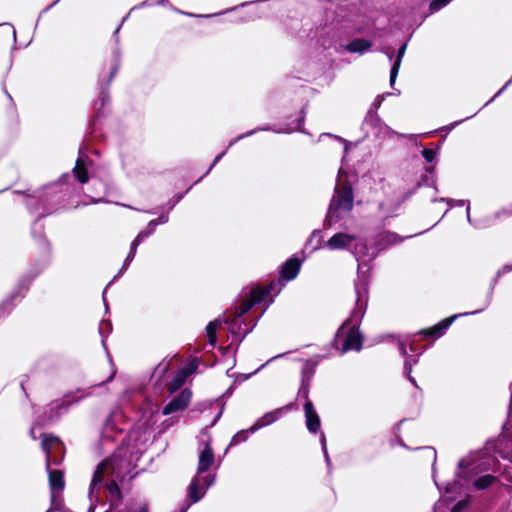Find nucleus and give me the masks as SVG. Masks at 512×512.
Returning a JSON list of instances; mask_svg holds the SVG:
<instances>
[{
    "label": "nucleus",
    "instance_id": "f257e3e1",
    "mask_svg": "<svg viewBox=\"0 0 512 512\" xmlns=\"http://www.w3.org/2000/svg\"><path fill=\"white\" fill-rule=\"evenodd\" d=\"M353 201L354 194L352 184L348 180L337 184L334 195L330 201L325 224L332 226L342 219L344 213H348L353 209Z\"/></svg>",
    "mask_w": 512,
    "mask_h": 512
},
{
    "label": "nucleus",
    "instance_id": "f03ea898",
    "mask_svg": "<svg viewBox=\"0 0 512 512\" xmlns=\"http://www.w3.org/2000/svg\"><path fill=\"white\" fill-rule=\"evenodd\" d=\"M364 337L359 330V325L353 323L352 318H347L338 328L332 341L333 347L340 350L341 354L348 351H360L363 347Z\"/></svg>",
    "mask_w": 512,
    "mask_h": 512
},
{
    "label": "nucleus",
    "instance_id": "7ed1b4c3",
    "mask_svg": "<svg viewBox=\"0 0 512 512\" xmlns=\"http://www.w3.org/2000/svg\"><path fill=\"white\" fill-rule=\"evenodd\" d=\"M48 472V482L51 491V508L46 512L59 510L61 503L57 500L58 494L65 488L64 472L61 470L46 468Z\"/></svg>",
    "mask_w": 512,
    "mask_h": 512
},
{
    "label": "nucleus",
    "instance_id": "20e7f679",
    "mask_svg": "<svg viewBox=\"0 0 512 512\" xmlns=\"http://www.w3.org/2000/svg\"><path fill=\"white\" fill-rule=\"evenodd\" d=\"M280 292V280H272L267 285H258L253 287L248 294V298L254 305L260 304L266 298H269V302L272 303L274 301V297H276Z\"/></svg>",
    "mask_w": 512,
    "mask_h": 512
},
{
    "label": "nucleus",
    "instance_id": "39448f33",
    "mask_svg": "<svg viewBox=\"0 0 512 512\" xmlns=\"http://www.w3.org/2000/svg\"><path fill=\"white\" fill-rule=\"evenodd\" d=\"M215 476L208 474L205 476L198 475L192 479L188 486V497L196 503L200 501L206 493V490L214 483Z\"/></svg>",
    "mask_w": 512,
    "mask_h": 512
},
{
    "label": "nucleus",
    "instance_id": "423d86ee",
    "mask_svg": "<svg viewBox=\"0 0 512 512\" xmlns=\"http://www.w3.org/2000/svg\"><path fill=\"white\" fill-rule=\"evenodd\" d=\"M302 260L296 256L287 259L280 267L279 277L275 280H280L281 289L285 286L286 282L294 280L301 269Z\"/></svg>",
    "mask_w": 512,
    "mask_h": 512
},
{
    "label": "nucleus",
    "instance_id": "0eeeda50",
    "mask_svg": "<svg viewBox=\"0 0 512 512\" xmlns=\"http://www.w3.org/2000/svg\"><path fill=\"white\" fill-rule=\"evenodd\" d=\"M192 398V391L189 388H184L180 393L172 398L163 408V415H170L175 412L184 411L190 404Z\"/></svg>",
    "mask_w": 512,
    "mask_h": 512
},
{
    "label": "nucleus",
    "instance_id": "6e6552de",
    "mask_svg": "<svg viewBox=\"0 0 512 512\" xmlns=\"http://www.w3.org/2000/svg\"><path fill=\"white\" fill-rule=\"evenodd\" d=\"M41 439H42L41 448L46 456L45 465H46V468H49V466H51V462H52L53 450L55 449L56 451L57 450L63 451L65 449V447H64L62 440L56 435L42 433Z\"/></svg>",
    "mask_w": 512,
    "mask_h": 512
},
{
    "label": "nucleus",
    "instance_id": "1a4fd4ad",
    "mask_svg": "<svg viewBox=\"0 0 512 512\" xmlns=\"http://www.w3.org/2000/svg\"><path fill=\"white\" fill-rule=\"evenodd\" d=\"M458 317H459V315H457V314L447 317L432 327L422 329L419 332V334L422 335L424 338L438 339L446 333L447 329L452 325V323Z\"/></svg>",
    "mask_w": 512,
    "mask_h": 512
},
{
    "label": "nucleus",
    "instance_id": "9d476101",
    "mask_svg": "<svg viewBox=\"0 0 512 512\" xmlns=\"http://www.w3.org/2000/svg\"><path fill=\"white\" fill-rule=\"evenodd\" d=\"M292 408V403L285 405L283 407L277 408L274 411L265 413L261 418H259L254 425L251 427V431L255 432L260 428H263L267 425H270L277 421L284 411H289Z\"/></svg>",
    "mask_w": 512,
    "mask_h": 512
},
{
    "label": "nucleus",
    "instance_id": "9b49d317",
    "mask_svg": "<svg viewBox=\"0 0 512 512\" xmlns=\"http://www.w3.org/2000/svg\"><path fill=\"white\" fill-rule=\"evenodd\" d=\"M304 412L306 419V427L309 432L317 433L321 427L320 417L314 409L313 403L311 400H308L304 404Z\"/></svg>",
    "mask_w": 512,
    "mask_h": 512
},
{
    "label": "nucleus",
    "instance_id": "f8f14e48",
    "mask_svg": "<svg viewBox=\"0 0 512 512\" xmlns=\"http://www.w3.org/2000/svg\"><path fill=\"white\" fill-rule=\"evenodd\" d=\"M214 461V452L210 444L207 442L205 443V447L199 455L197 474L201 475L202 473L207 471L214 464Z\"/></svg>",
    "mask_w": 512,
    "mask_h": 512
},
{
    "label": "nucleus",
    "instance_id": "ddd939ff",
    "mask_svg": "<svg viewBox=\"0 0 512 512\" xmlns=\"http://www.w3.org/2000/svg\"><path fill=\"white\" fill-rule=\"evenodd\" d=\"M355 240L354 235L339 232L334 234L328 241L327 246L332 250L345 249Z\"/></svg>",
    "mask_w": 512,
    "mask_h": 512
},
{
    "label": "nucleus",
    "instance_id": "4468645a",
    "mask_svg": "<svg viewBox=\"0 0 512 512\" xmlns=\"http://www.w3.org/2000/svg\"><path fill=\"white\" fill-rule=\"evenodd\" d=\"M315 373V368L310 365L309 363H306L305 366L302 368V379H301V386L299 388V394L302 395L306 401L309 399V391H310V384L312 381V378Z\"/></svg>",
    "mask_w": 512,
    "mask_h": 512
},
{
    "label": "nucleus",
    "instance_id": "2eb2a0df",
    "mask_svg": "<svg viewBox=\"0 0 512 512\" xmlns=\"http://www.w3.org/2000/svg\"><path fill=\"white\" fill-rule=\"evenodd\" d=\"M373 46V43L370 40L363 39V38H356L350 41L346 46L345 49L350 53H359L363 54L367 51H369Z\"/></svg>",
    "mask_w": 512,
    "mask_h": 512
},
{
    "label": "nucleus",
    "instance_id": "dca6fc26",
    "mask_svg": "<svg viewBox=\"0 0 512 512\" xmlns=\"http://www.w3.org/2000/svg\"><path fill=\"white\" fill-rule=\"evenodd\" d=\"M29 290V284L24 282L19 283L16 289L4 300L3 305L14 306L17 300H21L25 297Z\"/></svg>",
    "mask_w": 512,
    "mask_h": 512
},
{
    "label": "nucleus",
    "instance_id": "f3484780",
    "mask_svg": "<svg viewBox=\"0 0 512 512\" xmlns=\"http://www.w3.org/2000/svg\"><path fill=\"white\" fill-rule=\"evenodd\" d=\"M254 306L253 302L247 297L242 300L241 304L236 308L235 314L231 317H228L227 323L235 326L237 324V320L246 314L252 307Z\"/></svg>",
    "mask_w": 512,
    "mask_h": 512
},
{
    "label": "nucleus",
    "instance_id": "a211bd4d",
    "mask_svg": "<svg viewBox=\"0 0 512 512\" xmlns=\"http://www.w3.org/2000/svg\"><path fill=\"white\" fill-rule=\"evenodd\" d=\"M406 48H407V43H403L398 49L396 59L392 65L391 71H390V85L391 86H393L396 81Z\"/></svg>",
    "mask_w": 512,
    "mask_h": 512
},
{
    "label": "nucleus",
    "instance_id": "6ab92c4d",
    "mask_svg": "<svg viewBox=\"0 0 512 512\" xmlns=\"http://www.w3.org/2000/svg\"><path fill=\"white\" fill-rule=\"evenodd\" d=\"M73 174L75 178L81 184H85L89 180V174L85 162L82 158H77L75 166L73 168Z\"/></svg>",
    "mask_w": 512,
    "mask_h": 512
},
{
    "label": "nucleus",
    "instance_id": "aec40b11",
    "mask_svg": "<svg viewBox=\"0 0 512 512\" xmlns=\"http://www.w3.org/2000/svg\"><path fill=\"white\" fill-rule=\"evenodd\" d=\"M185 378L179 370L175 373L174 377L166 384L167 391L169 394H174L178 391L186 382Z\"/></svg>",
    "mask_w": 512,
    "mask_h": 512
},
{
    "label": "nucleus",
    "instance_id": "412c9836",
    "mask_svg": "<svg viewBox=\"0 0 512 512\" xmlns=\"http://www.w3.org/2000/svg\"><path fill=\"white\" fill-rule=\"evenodd\" d=\"M497 481H498L497 477H495L491 474H486V475L480 476L477 479H475L473 481V486L477 490H484V489H487L490 486H492Z\"/></svg>",
    "mask_w": 512,
    "mask_h": 512
},
{
    "label": "nucleus",
    "instance_id": "4be33fe9",
    "mask_svg": "<svg viewBox=\"0 0 512 512\" xmlns=\"http://www.w3.org/2000/svg\"><path fill=\"white\" fill-rule=\"evenodd\" d=\"M106 469H107V462L106 461H102V462H100L97 465V467H96V469H95V471L93 473V477H92L91 483H90V488L91 489L93 487L99 485L103 481Z\"/></svg>",
    "mask_w": 512,
    "mask_h": 512
},
{
    "label": "nucleus",
    "instance_id": "5701e85b",
    "mask_svg": "<svg viewBox=\"0 0 512 512\" xmlns=\"http://www.w3.org/2000/svg\"><path fill=\"white\" fill-rule=\"evenodd\" d=\"M105 487L108 493L111 495V497L116 499V505L122 501V492L116 481L111 480L109 483L106 484ZM114 506L115 504L111 501L110 508H113Z\"/></svg>",
    "mask_w": 512,
    "mask_h": 512
},
{
    "label": "nucleus",
    "instance_id": "b1692460",
    "mask_svg": "<svg viewBox=\"0 0 512 512\" xmlns=\"http://www.w3.org/2000/svg\"><path fill=\"white\" fill-rule=\"evenodd\" d=\"M220 327V323L217 320L211 321L206 326V334L208 338V343L211 346H215L217 342V329Z\"/></svg>",
    "mask_w": 512,
    "mask_h": 512
},
{
    "label": "nucleus",
    "instance_id": "393cba45",
    "mask_svg": "<svg viewBox=\"0 0 512 512\" xmlns=\"http://www.w3.org/2000/svg\"><path fill=\"white\" fill-rule=\"evenodd\" d=\"M119 68H120V53H119V51L116 50L113 52L112 66H111V70H110V73L108 76V83H110L114 79V77L116 76V74L119 71Z\"/></svg>",
    "mask_w": 512,
    "mask_h": 512
},
{
    "label": "nucleus",
    "instance_id": "a878e982",
    "mask_svg": "<svg viewBox=\"0 0 512 512\" xmlns=\"http://www.w3.org/2000/svg\"><path fill=\"white\" fill-rule=\"evenodd\" d=\"M249 433H253L251 431V428L250 429H247V430H241L239 432H237L231 439L230 443H229V446H235V445H238L242 442H245L248 437H249Z\"/></svg>",
    "mask_w": 512,
    "mask_h": 512
},
{
    "label": "nucleus",
    "instance_id": "bb28decb",
    "mask_svg": "<svg viewBox=\"0 0 512 512\" xmlns=\"http://www.w3.org/2000/svg\"><path fill=\"white\" fill-rule=\"evenodd\" d=\"M138 246H139L138 241H132L130 251L124 261L122 269H126L130 265V263L133 261Z\"/></svg>",
    "mask_w": 512,
    "mask_h": 512
},
{
    "label": "nucleus",
    "instance_id": "cd10ccee",
    "mask_svg": "<svg viewBox=\"0 0 512 512\" xmlns=\"http://www.w3.org/2000/svg\"><path fill=\"white\" fill-rule=\"evenodd\" d=\"M138 246H139L138 241H132L130 251L124 261L122 269H126L130 265V263L133 261Z\"/></svg>",
    "mask_w": 512,
    "mask_h": 512
},
{
    "label": "nucleus",
    "instance_id": "c85d7f7f",
    "mask_svg": "<svg viewBox=\"0 0 512 512\" xmlns=\"http://www.w3.org/2000/svg\"><path fill=\"white\" fill-rule=\"evenodd\" d=\"M198 367L197 362L194 360L188 364H186L184 367L180 368V373L185 377L188 378L191 374H193Z\"/></svg>",
    "mask_w": 512,
    "mask_h": 512
},
{
    "label": "nucleus",
    "instance_id": "c756f323",
    "mask_svg": "<svg viewBox=\"0 0 512 512\" xmlns=\"http://www.w3.org/2000/svg\"><path fill=\"white\" fill-rule=\"evenodd\" d=\"M452 0H432L429 5V11L431 13L439 11L446 5H448Z\"/></svg>",
    "mask_w": 512,
    "mask_h": 512
},
{
    "label": "nucleus",
    "instance_id": "7c9ffc66",
    "mask_svg": "<svg viewBox=\"0 0 512 512\" xmlns=\"http://www.w3.org/2000/svg\"><path fill=\"white\" fill-rule=\"evenodd\" d=\"M421 154L427 162H432L436 158V152L433 149L424 148Z\"/></svg>",
    "mask_w": 512,
    "mask_h": 512
},
{
    "label": "nucleus",
    "instance_id": "2f4dec72",
    "mask_svg": "<svg viewBox=\"0 0 512 512\" xmlns=\"http://www.w3.org/2000/svg\"><path fill=\"white\" fill-rule=\"evenodd\" d=\"M64 450L63 451H59V450H55V453H52V462L51 464H54V465H60L63 461V458H64Z\"/></svg>",
    "mask_w": 512,
    "mask_h": 512
},
{
    "label": "nucleus",
    "instance_id": "473e14b6",
    "mask_svg": "<svg viewBox=\"0 0 512 512\" xmlns=\"http://www.w3.org/2000/svg\"><path fill=\"white\" fill-rule=\"evenodd\" d=\"M151 230L144 229L138 233L136 238L133 241H138V244L140 245L141 241L151 235Z\"/></svg>",
    "mask_w": 512,
    "mask_h": 512
},
{
    "label": "nucleus",
    "instance_id": "72a5a7b5",
    "mask_svg": "<svg viewBox=\"0 0 512 512\" xmlns=\"http://www.w3.org/2000/svg\"><path fill=\"white\" fill-rule=\"evenodd\" d=\"M468 502L465 500L458 501L452 508L451 512H461L467 507Z\"/></svg>",
    "mask_w": 512,
    "mask_h": 512
},
{
    "label": "nucleus",
    "instance_id": "f704fd0d",
    "mask_svg": "<svg viewBox=\"0 0 512 512\" xmlns=\"http://www.w3.org/2000/svg\"><path fill=\"white\" fill-rule=\"evenodd\" d=\"M146 3H148V5H154V4L166 5V4H169V1L168 0H147Z\"/></svg>",
    "mask_w": 512,
    "mask_h": 512
},
{
    "label": "nucleus",
    "instance_id": "c9c22d12",
    "mask_svg": "<svg viewBox=\"0 0 512 512\" xmlns=\"http://www.w3.org/2000/svg\"><path fill=\"white\" fill-rule=\"evenodd\" d=\"M224 154H225V152H222L215 157V159H214L213 163L211 164V166L209 167L207 173L220 161V159L224 156Z\"/></svg>",
    "mask_w": 512,
    "mask_h": 512
},
{
    "label": "nucleus",
    "instance_id": "e433bc0d",
    "mask_svg": "<svg viewBox=\"0 0 512 512\" xmlns=\"http://www.w3.org/2000/svg\"><path fill=\"white\" fill-rule=\"evenodd\" d=\"M157 226H158V225H157V222H156V221H154V220H151V221L148 223V225H147L146 229L151 230V233H153V232L155 231V229H156V227H157Z\"/></svg>",
    "mask_w": 512,
    "mask_h": 512
},
{
    "label": "nucleus",
    "instance_id": "4c0bfd02",
    "mask_svg": "<svg viewBox=\"0 0 512 512\" xmlns=\"http://www.w3.org/2000/svg\"><path fill=\"white\" fill-rule=\"evenodd\" d=\"M153 220L157 222V225H159V224L166 223L168 221V217L165 215H161L158 218L153 219Z\"/></svg>",
    "mask_w": 512,
    "mask_h": 512
},
{
    "label": "nucleus",
    "instance_id": "58836bf2",
    "mask_svg": "<svg viewBox=\"0 0 512 512\" xmlns=\"http://www.w3.org/2000/svg\"><path fill=\"white\" fill-rule=\"evenodd\" d=\"M459 122H454L452 124H450L449 126H445L443 128H441V131H445L446 133L451 131Z\"/></svg>",
    "mask_w": 512,
    "mask_h": 512
},
{
    "label": "nucleus",
    "instance_id": "ea45409f",
    "mask_svg": "<svg viewBox=\"0 0 512 512\" xmlns=\"http://www.w3.org/2000/svg\"><path fill=\"white\" fill-rule=\"evenodd\" d=\"M511 82H512V79H511V80H509V81L506 83V85H505L502 89H500V90L498 91V93L495 95V97H496V96H498V95H499V94H500V93H501V92H502V91L507 87V85H509Z\"/></svg>",
    "mask_w": 512,
    "mask_h": 512
},
{
    "label": "nucleus",
    "instance_id": "a19ab883",
    "mask_svg": "<svg viewBox=\"0 0 512 512\" xmlns=\"http://www.w3.org/2000/svg\"><path fill=\"white\" fill-rule=\"evenodd\" d=\"M29 434H30V437H31L33 440H36V435H35V431H34V429H31V430L29 431Z\"/></svg>",
    "mask_w": 512,
    "mask_h": 512
},
{
    "label": "nucleus",
    "instance_id": "79ce46f5",
    "mask_svg": "<svg viewBox=\"0 0 512 512\" xmlns=\"http://www.w3.org/2000/svg\"><path fill=\"white\" fill-rule=\"evenodd\" d=\"M135 512H148V508H147L146 506H144V507L139 508V509H138L137 511H135Z\"/></svg>",
    "mask_w": 512,
    "mask_h": 512
},
{
    "label": "nucleus",
    "instance_id": "37998d69",
    "mask_svg": "<svg viewBox=\"0 0 512 512\" xmlns=\"http://www.w3.org/2000/svg\"><path fill=\"white\" fill-rule=\"evenodd\" d=\"M405 368L406 369L408 368V374H409L411 372V365H409L408 361L405 362Z\"/></svg>",
    "mask_w": 512,
    "mask_h": 512
},
{
    "label": "nucleus",
    "instance_id": "c03bdc74",
    "mask_svg": "<svg viewBox=\"0 0 512 512\" xmlns=\"http://www.w3.org/2000/svg\"><path fill=\"white\" fill-rule=\"evenodd\" d=\"M400 349H401V353L403 355H405L406 354V349H405V346L403 344L400 345Z\"/></svg>",
    "mask_w": 512,
    "mask_h": 512
},
{
    "label": "nucleus",
    "instance_id": "a18cd8bd",
    "mask_svg": "<svg viewBox=\"0 0 512 512\" xmlns=\"http://www.w3.org/2000/svg\"><path fill=\"white\" fill-rule=\"evenodd\" d=\"M459 467H460V468H466L465 460H461V461L459 462Z\"/></svg>",
    "mask_w": 512,
    "mask_h": 512
},
{
    "label": "nucleus",
    "instance_id": "49530a36",
    "mask_svg": "<svg viewBox=\"0 0 512 512\" xmlns=\"http://www.w3.org/2000/svg\"><path fill=\"white\" fill-rule=\"evenodd\" d=\"M96 506L95 505H91L88 509V512H94Z\"/></svg>",
    "mask_w": 512,
    "mask_h": 512
},
{
    "label": "nucleus",
    "instance_id": "de8ad7c7",
    "mask_svg": "<svg viewBox=\"0 0 512 512\" xmlns=\"http://www.w3.org/2000/svg\"><path fill=\"white\" fill-rule=\"evenodd\" d=\"M187 509H188V506L183 507V508L181 509V512H186V511H187Z\"/></svg>",
    "mask_w": 512,
    "mask_h": 512
},
{
    "label": "nucleus",
    "instance_id": "09e8293b",
    "mask_svg": "<svg viewBox=\"0 0 512 512\" xmlns=\"http://www.w3.org/2000/svg\"><path fill=\"white\" fill-rule=\"evenodd\" d=\"M433 457H434V459L436 458V451L435 450H433Z\"/></svg>",
    "mask_w": 512,
    "mask_h": 512
}]
</instances>
